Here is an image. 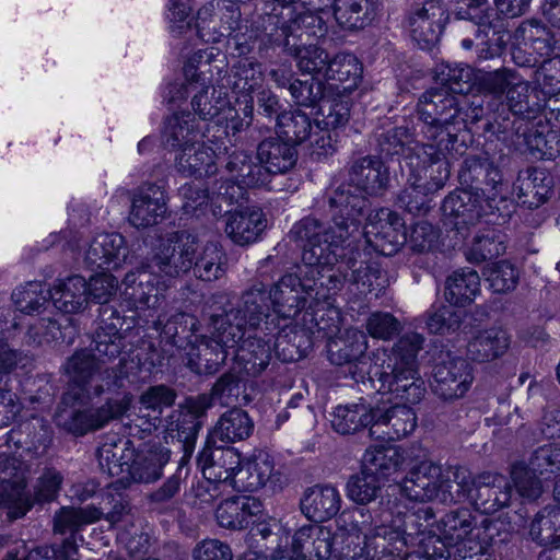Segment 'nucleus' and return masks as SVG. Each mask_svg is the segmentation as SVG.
Here are the masks:
<instances>
[{
    "label": "nucleus",
    "instance_id": "nucleus-1",
    "mask_svg": "<svg viewBox=\"0 0 560 560\" xmlns=\"http://www.w3.org/2000/svg\"><path fill=\"white\" fill-rule=\"evenodd\" d=\"M63 370L69 385L55 420L68 433L83 436L97 431L129 409L131 397L128 394L119 399L108 398L98 407L88 404L92 397L114 394L124 387L127 373L121 362L104 369L89 351L79 350L67 360Z\"/></svg>",
    "mask_w": 560,
    "mask_h": 560
},
{
    "label": "nucleus",
    "instance_id": "nucleus-2",
    "mask_svg": "<svg viewBox=\"0 0 560 560\" xmlns=\"http://www.w3.org/2000/svg\"><path fill=\"white\" fill-rule=\"evenodd\" d=\"M331 222L323 224L315 218L301 220L293 233L302 241L303 259L308 264H336L345 249L361 235L360 226L368 200L351 182L340 184L328 199Z\"/></svg>",
    "mask_w": 560,
    "mask_h": 560
},
{
    "label": "nucleus",
    "instance_id": "nucleus-3",
    "mask_svg": "<svg viewBox=\"0 0 560 560\" xmlns=\"http://www.w3.org/2000/svg\"><path fill=\"white\" fill-rule=\"evenodd\" d=\"M215 304H222L221 312L210 316V336H197L189 341L187 366L196 374L217 373L231 354V349L244 337L246 324L256 327L264 307V298L255 291H245L236 303L228 294L214 296Z\"/></svg>",
    "mask_w": 560,
    "mask_h": 560
},
{
    "label": "nucleus",
    "instance_id": "nucleus-4",
    "mask_svg": "<svg viewBox=\"0 0 560 560\" xmlns=\"http://www.w3.org/2000/svg\"><path fill=\"white\" fill-rule=\"evenodd\" d=\"M198 237L187 231H178L160 238L151 248L145 261L124 280V294L147 308H155L160 299L175 280L192 269Z\"/></svg>",
    "mask_w": 560,
    "mask_h": 560
},
{
    "label": "nucleus",
    "instance_id": "nucleus-5",
    "mask_svg": "<svg viewBox=\"0 0 560 560\" xmlns=\"http://www.w3.org/2000/svg\"><path fill=\"white\" fill-rule=\"evenodd\" d=\"M304 267L300 268V276L284 275L267 293L262 284L254 288H262L267 296V313L270 317L290 318L302 310H315L319 306H331L332 296L342 288L343 278L332 270L335 264H308L303 258Z\"/></svg>",
    "mask_w": 560,
    "mask_h": 560
},
{
    "label": "nucleus",
    "instance_id": "nucleus-6",
    "mask_svg": "<svg viewBox=\"0 0 560 560\" xmlns=\"http://www.w3.org/2000/svg\"><path fill=\"white\" fill-rule=\"evenodd\" d=\"M424 338L418 332H407L390 348H380L369 358L372 361L369 381L382 395H390L409 404L424 397L425 385L418 369V353Z\"/></svg>",
    "mask_w": 560,
    "mask_h": 560
},
{
    "label": "nucleus",
    "instance_id": "nucleus-7",
    "mask_svg": "<svg viewBox=\"0 0 560 560\" xmlns=\"http://www.w3.org/2000/svg\"><path fill=\"white\" fill-rule=\"evenodd\" d=\"M434 513L431 508H421L413 514L404 515L399 524L392 526L375 525L370 511L364 509H354L351 512L343 513L341 521L347 532V552L350 559L380 557L392 551L388 546L400 542L402 546L409 544L413 535L423 534L425 523L433 520Z\"/></svg>",
    "mask_w": 560,
    "mask_h": 560
},
{
    "label": "nucleus",
    "instance_id": "nucleus-8",
    "mask_svg": "<svg viewBox=\"0 0 560 560\" xmlns=\"http://www.w3.org/2000/svg\"><path fill=\"white\" fill-rule=\"evenodd\" d=\"M418 114L425 124L428 141L456 142L458 133L466 129L468 120H479L482 108L475 107L468 115L465 96H456L447 89H431L423 93L418 103Z\"/></svg>",
    "mask_w": 560,
    "mask_h": 560
},
{
    "label": "nucleus",
    "instance_id": "nucleus-9",
    "mask_svg": "<svg viewBox=\"0 0 560 560\" xmlns=\"http://www.w3.org/2000/svg\"><path fill=\"white\" fill-rule=\"evenodd\" d=\"M397 136L398 130H394L393 135L387 132L385 138L388 141L393 138L394 142L388 143V147L382 143V151L388 155H404L411 173L409 182L416 188L432 194L442 189L451 175L447 153L455 142L445 141L444 144H440L438 140L405 145Z\"/></svg>",
    "mask_w": 560,
    "mask_h": 560
},
{
    "label": "nucleus",
    "instance_id": "nucleus-10",
    "mask_svg": "<svg viewBox=\"0 0 560 560\" xmlns=\"http://www.w3.org/2000/svg\"><path fill=\"white\" fill-rule=\"evenodd\" d=\"M262 295L264 307L258 314L260 318L256 327H249L248 324L242 329L244 337L237 342V346L231 349L233 355V371L240 375L256 377L260 375L269 365L272 350H279L283 343L279 330V324L276 317H270L267 313V296L262 288L248 289Z\"/></svg>",
    "mask_w": 560,
    "mask_h": 560
},
{
    "label": "nucleus",
    "instance_id": "nucleus-11",
    "mask_svg": "<svg viewBox=\"0 0 560 560\" xmlns=\"http://www.w3.org/2000/svg\"><path fill=\"white\" fill-rule=\"evenodd\" d=\"M335 535L319 524L303 525L293 535L272 549V560H328L332 553Z\"/></svg>",
    "mask_w": 560,
    "mask_h": 560
},
{
    "label": "nucleus",
    "instance_id": "nucleus-12",
    "mask_svg": "<svg viewBox=\"0 0 560 560\" xmlns=\"http://www.w3.org/2000/svg\"><path fill=\"white\" fill-rule=\"evenodd\" d=\"M401 492L412 501H442L453 499L451 481L444 478L442 467L431 460L413 466L401 482Z\"/></svg>",
    "mask_w": 560,
    "mask_h": 560
},
{
    "label": "nucleus",
    "instance_id": "nucleus-13",
    "mask_svg": "<svg viewBox=\"0 0 560 560\" xmlns=\"http://www.w3.org/2000/svg\"><path fill=\"white\" fill-rule=\"evenodd\" d=\"M448 19V10L442 0H428L410 10L407 26L412 39L425 49L440 40Z\"/></svg>",
    "mask_w": 560,
    "mask_h": 560
},
{
    "label": "nucleus",
    "instance_id": "nucleus-14",
    "mask_svg": "<svg viewBox=\"0 0 560 560\" xmlns=\"http://www.w3.org/2000/svg\"><path fill=\"white\" fill-rule=\"evenodd\" d=\"M388 402L389 400L373 406L370 435L374 439L394 441L412 433L417 427L413 409L405 404L389 405Z\"/></svg>",
    "mask_w": 560,
    "mask_h": 560
},
{
    "label": "nucleus",
    "instance_id": "nucleus-15",
    "mask_svg": "<svg viewBox=\"0 0 560 560\" xmlns=\"http://www.w3.org/2000/svg\"><path fill=\"white\" fill-rule=\"evenodd\" d=\"M474 376L470 364L460 357L446 355L433 369V390L444 400L463 397Z\"/></svg>",
    "mask_w": 560,
    "mask_h": 560
},
{
    "label": "nucleus",
    "instance_id": "nucleus-16",
    "mask_svg": "<svg viewBox=\"0 0 560 560\" xmlns=\"http://www.w3.org/2000/svg\"><path fill=\"white\" fill-rule=\"evenodd\" d=\"M364 235L370 244L385 255H392L407 242L404 220L387 208L369 215Z\"/></svg>",
    "mask_w": 560,
    "mask_h": 560
},
{
    "label": "nucleus",
    "instance_id": "nucleus-17",
    "mask_svg": "<svg viewBox=\"0 0 560 560\" xmlns=\"http://www.w3.org/2000/svg\"><path fill=\"white\" fill-rule=\"evenodd\" d=\"M475 527V517L468 509L451 511L439 522L440 536L444 544L453 546L455 553L462 559L469 558L481 549L472 537Z\"/></svg>",
    "mask_w": 560,
    "mask_h": 560
},
{
    "label": "nucleus",
    "instance_id": "nucleus-18",
    "mask_svg": "<svg viewBox=\"0 0 560 560\" xmlns=\"http://www.w3.org/2000/svg\"><path fill=\"white\" fill-rule=\"evenodd\" d=\"M459 179L469 186L468 190L480 192L488 200H495L503 185L500 170L489 159L480 156L465 159Z\"/></svg>",
    "mask_w": 560,
    "mask_h": 560
},
{
    "label": "nucleus",
    "instance_id": "nucleus-19",
    "mask_svg": "<svg viewBox=\"0 0 560 560\" xmlns=\"http://www.w3.org/2000/svg\"><path fill=\"white\" fill-rule=\"evenodd\" d=\"M415 451V446L407 448L395 445L370 446L363 454L362 467L380 479H385L411 465Z\"/></svg>",
    "mask_w": 560,
    "mask_h": 560
},
{
    "label": "nucleus",
    "instance_id": "nucleus-20",
    "mask_svg": "<svg viewBox=\"0 0 560 560\" xmlns=\"http://www.w3.org/2000/svg\"><path fill=\"white\" fill-rule=\"evenodd\" d=\"M165 191L158 185L139 187L132 196L129 222L136 228L158 224L166 213Z\"/></svg>",
    "mask_w": 560,
    "mask_h": 560
},
{
    "label": "nucleus",
    "instance_id": "nucleus-21",
    "mask_svg": "<svg viewBox=\"0 0 560 560\" xmlns=\"http://www.w3.org/2000/svg\"><path fill=\"white\" fill-rule=\"evenodd\" d=\"M176 393L165 385L151 386L139 397L138 413L133 420L135 429L142 433L158 430L163 420L165 408L175 402Z\"/></svg>",
    "mask_w": 560,
    "mask_h": 560
},
{
    "label": "nucleus",
    "instance_id": "nucleus-22",
    "mask_svg": "<svg viewBox=\"0 0 560 560\" xmlns=\"http://www.w3.org/2000/svg\"><path fill=\"white\" fill-rule=\"evenodd\" d=\"M129 249L119 233L97 234L85 253V262L91 268L118 269L129 261Z\"/></svg>",
    "mask_w": 560,
    "mask_h": 560
},
{
    "label": "nucleus",
    "instance_id": "nucleus-23",
    "mask_svg": "<svg viewBox=\"0 0 560 560\" xmlns=\"http://www.w3.org/2000/svg\"><path fill=\"white\" fill-rule=\"evenodd\" d=\"M262 513L261 502L254 497H234L222 501L215 510L218 524L228 529L246 528Z\"/></svg>",
    "mask_w": 560,
    "mask_h": 560
},
{
    "label": "nucleus",
    "instance_id": "nucleus-24",
    "mask_svg": "<svg viewBox=\"0 0 560 560\" xmlns=\"http://www.w3.org/2000/svg\"><path fill=\"white\" fill-rule=\"evenodd\" d=\"M266 226L267 221L261 209L248 207L230 212L224 230L233 243L244 246L256 242Z\"/></svg>",
    "mask_w": 560,
    "mask_h": 560
},
{
    "label": "nucleus",
    "instance_id": "nucleus-25",
    "mask_svg": "<svg viewBox=\"0 0 560 560\" xmlns=\"http://www.w3.org/2000/svg\"><path fill=\"white\" fill-rule=\"evenodd\" d=\"M369 348L366 335L354 327L346 329L340 336L328 343V354L331 363L336 365L366 364L365 352Z\"/></svg>",
    "mask_w": 560,
    "mask_h": 560
},
{
    "label": "nucleus",
    "instance_id": "nucleus-26",
    "mask_svg": "<svg viewBox=\"0 0 560 560\" xmlns=\"http://www.w3.org/2000/svg\"><path fill=\"white\" fill-rule=\"evenodd\" d=\"M211 395H199L186 400V410H174L167 418L166 430L177 432L178 440L187 446L197 434V419L212 406Z\"/></svg>",
    "mask_w": 560,
    "mask_h": 560
},
{
    "label": "nucleus",
    "instance_id": "nucleus-27",
    "mask_svg": "<svg viewBox=\"0 0 560 560\" xmlns=\"http://www.w3.org/2000/svg\"><path fill=\"white\" fill-rule=\"evenodd\" d=\"M341 499L331 486H315L305 491L301 500L303 514L316 524L334 517L340 510Z\"/></svg>",
    "mask_w": 560,
    "mask_h": 560
},
{
    "label": "nucleus",
    "instance_id": "nucleus-28",
    "mask_svg": "<svg viewBox=\"0 0 560 560\" xmlns=\"http://www.w3.org/2000/svg\"><path fill=\"white\" fill-rule=\"evenodd\" d=\"M492 200L482 197L480 192L459 189L447 197L442 203V210L445 215L458 219L456 224H472L485 212V205L491 207Z\"/></svg>",
    "mask_w": 560,
    "mask_h": 560
},
{
    "label": "nucleus",
    "instance_id": "nucleus-29",
    "mask_svg": "<svg viewBox=\"0 0 560 560\" xmlns=\"http://www.w3.org/2000/svg\"><path fill=\"white\" fill-rule=\"evenodd\" d=\"M511 337L502 328L491 327L478 331L467 343V355L475 362H491L504 355Z\"/></svg>",
    "mask_w": 560,
    "mask_h": 560
},
{
    "label": "nucleus",
    "instance_id": "nucleus-30",
    "mask_svg": "<svg viewBox=\"0 0 560 560\" xmlns=\"http://www.w3.org/2000/svg\"><path fill=\"white\" fill-rule=\"evenodd\" d=\"M350 182L368 195H377L387 187L388 168L375 156H364L355 161L349 173Z\"/></svg>",
    "mask_w": 560,
    "mask_h": 560
},
{
    "label": "nucleus",
    "instance_id": "nucleus-31",
    "mask_svg": "<svg viewBox=\"0 0 560 560\" xmlns=\"http://www.w3.org/2000/svg\"><path fill=\"white\" fill-rule=\"evenodd\" d=\"M512 488L503 476L490 472L479 475V486L472 502L483 513H493L506 506L511 500Z\"/></svg>",
    "mask_w": 560,
    "mask_h": 560
},
{
    "label": "nucleus",
    "instance_id": "nucleus-32",
    "mask_svg": "<svg viewBox=\"0 0 560 560\" xmlns=\"http://www.w3.org/2000/svg\"><path fill=\"white\" fill-rule=\"evenodd\" d=\"M257 158L260 164L268 172V179L271 174H283L294 167L298 161L296 149L279 138H268L261 141L257 148Z\"/></svg>",
    "mask_w": 560,
    "mask_h": 560
},
{
    "label": "nucleus",
    "instance_id": "nucleus-33",
    "mask_svg": "<svg viewBox=\"0 0 560 560\" xmlns=\"http://www.w3.org/2000/svg\"><path fill=\"white\" fill-rule=\"evenodd\" d=\"M198 462L207 479L226 483L240 466L241 456L232 447H205Z\"/></svg>",
    "mask_w": 560,
    "mask_h": 560
},
{
    "label": "nucleus",
    "instance_id": "nucleus-34",
    "mask_svg": "<svg viewBox=\"0 0 560 560\" xmlns=\"http://www.w3.org/2000/svg\"><path fill=\"white\" fill-rule=\"evenodd\" d=\"M50 299L60 312L78 313L88 304V282L81 276L58 279L50 289Z\"/></svg>",
    "mask_w": 560,
    "mask_h": 560
},
{
    "label": "nucleus",
    "instance_id": "nucleus-35",
    "mask_svg": "<svg viewBox=\"0 0 560 560\" xmlns=\"http://www.w3.org/2000/svg\"><path fill=\"white\" fill-rule=\"evenodd\" d=\"M550 183L544 170L529 167L518 173L513 190L520 203L527 208H538L548 198Z\"/></svg>",
    "mask_w": 560,
    "mask_h": 560
},
{
    "label": "nucleus",
    "instance_id": "nucleus-36",
    "mask_svg": "<svg viewBox=\"0 0 560 560\" xmlns=\"http://www.w3.org/2000/svg\"><path fill=\"white\" fill-rule=\"evenodd\" d=\"M170 460V451L162 446L141 450L128 467L130 478L136 482H154L163 474V467Z\"/></svg>",
    "mask_w": 560,
    "mask_h": 560
},
{
    "label": "nucleus",
    "instance_id": "nucleus-37",
    "mask_svg": "<svg viewBox=\"0 0 560 560\" xmlns=\"http://www.w3.org/2000/svg\"><path fill=\"white\" fill-rule=\"evenodd\" d=\"M521 83L524 86V91L522 93L514 92L513 101L510 98L511 96V88L508 90L505 95V103L509 110L524 119L532 120L537 119L538 115L542 112L544 108H549L551 112H559L560 107H556L553 103L558 101V98H550L547 103H545L540 98V92L532 88L530 84L521 77Z\"/></svg>",
    "mask_w": 560,
    "mask_h": 560
},
{
    "label": "nucleus",
    "instance_id": "nucleus-38",
    "mask_svg": "<svg viewBox=\"0 0 560 560\" xmlns=\"http://www.w3.org/2000/svg\"><path fill=\"white\" fill-rule=\"evenodd\" d=\"M214 158V151L198 141L179 150L175 165L185 176H209L217 172Z\"/></svg>",
    "mask_w": 560,
    "mask_h": 560
},
{
    "label": "nucleus",
    "instance_id": "nucleus-39",
    "mask_svg": "<svg viewBox=\"0 0 560 560\" xmlns=\"http://www.w3.org/2000/svg\"><path fill=\"white\" fill-rule=\"evenodd\" d=\"M202 135L191 113H175L167 117L162 132L163 141L171 148L184 149L197 143Z\"/></svg>",
    "mask_w": 560,
    "mask_h": 560
},
{
    "label": "nucleus",
    "instance_id": "nucleus-40",
    "mask_svg": "<svg viewBox=\"0 0 560 560\" xmlns=\"http://www.w3.org/2000/svg\"><path fill=\"white\" fill-rule=\"evenodd\" d=\"M377 10L378 0H334L336 21L349 30L370 25Z\"/></svg>",
    "mask_w": 560,
    "mask_h": 560
},
{
    "label": "nucleus",
    "instance_id": "nucleus-41",
    "mask_svg": "<svg viewBox=\"0 0 560 560\" xmlns=\"http://www.w3.org/2000/svg\"><path fill=\"white\" fill-rule=\"evenodd\" d=\"M192 261L194 275L202 281H215L223 277L226 267V255L214 242L202 244L198 240Z\"/></svg>",
    "mask_w": 560,
    "mask_h": 560
},
{
    "label": "nucleus",
    "instance_id": "nucleus-42",
    "mask_svg": "<svg viewBox=\"0 0 560 560\" xmlns=\"http://www.w3.org/2000/svg\"><path fill=\"white\" fill-rule=\"evenodd\" d=\"M521 137L527 150L537 158L552 159L559 152L557 132L539 115L537 119L527 120Z\"/></svg>",
    "mask_w": 560,
    "mask_h": 560
},
{
    "label": "nucleus",
    "instance_id": "nucleus-43",
    "mask_svg": "<svg viewBox=\"0 0 560 560\" xmlns=\"http://www.w3.org/2000/svg\"><path fill=\"white\" fill-rule=\"evenodd\" d=\"M121 329V318L115 314L113 311L110 317L102 318L98 327L95 331L93 343L94 350L98 357H106L108 359L116 358L124 347L122 337L120 335ZM89 351L104 369H107L104 363L101 361V358H97L96 354Z\"/></svg>",
    "mask_w": 560,
    "mask_h": 560
},
{
    "label": "nucleus",
    "instance_id": "nucleus-44",
    "mask_svg": "<svg viewBox=\"0 0 560 560\" xmlns=\"http://www.w3.org/2000/svg\"><path fill=\"white\" fill-rule=\"evenodd\" d=\"M225 171L229 176L247 188L262 187L269 184L267 170L260 162L254 163L252 158L243 151L230 154Z\"/></svg>",
    "mask_w": 560,
    "mask_h": 560
},
{
    "label": "nucleus",
    "instance_id": "nucleus-45",
    "mask_svg": "<svg viewBox=\"0 0 560 560\" xmlns=\"http://www.w3.org/2000/svg\"><path fill=\"white\" fill-rule=\"evenodd\" d=\"M363 66L350 52H338L329 61L325 78L338 82L343 92L350 93L358 89L362 81Z\"/></svg>",
    "mask_w": 560,
    "mask_h": 560
},
{
    "label": "nucleus",
    "instance_id": "nucleus-46",
    "mask_svg": "<svg viewBox=\"0 0 560 560\" xmlns=\"http://www.w3.org/2000/svg\"><path fill=\"white\" fill-rule=\"evenodd\" d=\"M7 441L13 444L18 453H25L32 458L43 456L48 448L50 439L44 425L38 428L32 423H24L7 433Z\"/></svg>",
    "mask_w": 560,
    "mask_h": 560
},
{
    "label": "nucleus",
    "instance_id": "nucleus-47",
    "mask_svg": "<svg viewBox=\"0 0 560 560\" xmlns=\"http://www.w3.org/2000/svg\"><path fill=\"white\" fill-rule=\"evenodd\" d=\"M480 292V278L470 268L455 270L445 282V299L453 305L464 306Z\"/></svg>",
    "mask_w": 560,
    "mask_h": 560
},
{
    "label": "nucleus",
    "instance_id": "nucleus-48",
    "mask_svg": "<svg viewBox=\"0 0 560 560\" xmlns=\"http://www.w3.org/2000/svg\"><path fill=\"white\" fill-rule=\"evenodd\" d=\"M477 86L480 92L493 95L497 98L506 95L510 88V98L512 100L514 92L522 93L524 91L520 73L509 68H500L493 71L478 70Z\"/></svg>",
    "mask_w": 560,
    "mask_h": 560
},
{
    "label": "nucleus",
    "instance_id": "nucleus-49",
    "mask_svg": "<svg viewBox=\"0 0 560 560\" xmlns=\"http://www.w3.org/2000/svg\"><path fill=\"white\" fill-rule=\"evenodd\" d=\"M332 429L339 434H351L372 425L373 406L364 402L336 407L330 420Z\"/></svg>",
    "mask_w": 560,
    "mask_h": 560
},
{
    "label": "nucleus",
    "instance_id": "nucleus-50",
    "mask_svg": "<svg viewBox=\"0 0 560 560\" xmlns=\"http://www.w3.org/2000/svg\"><path fill=\"white\" fill-rule=\"evenodd\" d=\"M253 430L254 422L247 412L241 408H232L219 418L213 436L222 442L235 443L249 438Z\"/></svg>",
    "mask_w": 560,
    "mask_h": 560
},
{
    "label": "nucleus",
    "instance_id": "nucleus-51",
    "mask_svg": "<svg viewBox=\"0 0 560 560\" xmlns=\"http://www.w3.org/2000/svg\"><path fill=\"white\" fill-rule=\"evenodd\" d=\"M15 308L26 315H40L51 301L50 290L39 281H30L18 287L11 295Z\"/></svg>",
    "mask_w": 560,
    "mask_h": 560
},
{
    "label": "nucleus",
    "instance_id": "nucleus-52",
    "mask_svg": "<svg viewBox=\"0 0 560 560\" xmlns=\"http://www.w3.org/2000/svg\"><path fill=\"white\" fill-rule=\"evenodd\" d=\"M26 485V477L0 482V508L7 510L10 520L23 517L33 506Z\"/></svg>",
    "mask_w": 560,
    "mask_h": 560
},
{
    "label": "nucleus",
    "instance_id": "nucleus-53",
    "mask_svg": "<svg viewBox=\"0 0 560 560\" xmlns=\"http://www.w3.org/2000/svg\"><path fill=\"white\" fill-rule=\"evenodd\" d=\"M281 34L275 38L278 45L288 46L289 37H302L303 34L307 36L318 37L324 34L323 20L316 13L304 10L300 12L294 19L283 23L280 27Z\"/></svg>",
    "mask_w": 560,
    "mask_h": 560
},
{
    "label": "nucleus",
    "instance_id": "nucleus-54",
    "mask_svg": "<svg viewBox=\"0 0 560 560\" xmlns=\"http://www.w3.org/2000/svg\"><path fill=\"white\" fill-rule=\"evenodd\" d=\"M529 535L540 546L560 542V508L547 506L533 520Z\"/></svg>",
    "mask_w": 560,
    "mask_h": 560
},
{
    "label": "nucleus",
    "instance_id": "nucleus-55",
    "mask_svg": "<svg viewBox=\"0 0 560 560\" xmlns=\"http://www.w3.org/2000/svg\"><path fill=\"white\" fill-rule=\"evenodd\" d=\"M130 452L122 440L108 439L97 450V460L103 472L118 477L128 471Z\"/></svg>",
    "mask_w": 560,
    "mask_h": 560
},
{
    "label": "nucleus",
    "instance_id": "nucleus-56",
    "mask_svg": "<svg viewBox=\"0 0 560 560\" xmlns=\"http://www.w3.org/2000/svg\"><path fill=\"white\" fill-rule=\"evenodd\" d=\"M277 128L279 137L289 143H302L311 138L313 130L311 118L299 109L279 114Z\"/></svg>",
    "mask_w": 560,
    "mask_h": 560
},
{
    "label": "nucleus",
    "instance_id": "nucleus-57",
    "mask_svg": "<svg viewBox=\"0 0 560 560\" xmlns=\"http://www.w3.org/2000/svg\"><path fill=\"white\" fill-rule=\"evenodd\" d=\"M102 511L95 506L85 508H62L54 518V529L56 533H75L88 524L95 523L102 517Z\"/></svg>",
    "mask_w": 560,
    "mask_h": 560
},
{
    "label": "nucleus",
    "instance_id": "nucleus-58",
    "mask_svg": "<svg viewBox=\"0 0 560 560\" xmlns=\"http://www.w3.org/2000/svg\"><path fill=\"white\" fill-rule=\"evenodd\" d=\"M520 37L526 46L542 58H549L553 52L557 40L553 34L539 21H524L517 30Z\"/></svg>",
    "mask_w": 560,
    "mask_h": 560
},
{
    "label": "nucleus",
    "instance_id": "nucleus-59",
    "mask_svg": "<svg viewBox=\"0 0 560 560\" xmlns=\"http://www.w3.org/2000/svg\"><path fill=\"white\" fill-rule=\"evenodd\" d=\"M194 110L205 120L212 119L230 108L228 94L223 89L206 86L196 94L191 102Z\"/></svg>",
    "mask_w": 560,
    "mask_h": 560
},
{
    "label": "nucleus",
    "instance_id": "nucleus-60",
    "mask_svg": "<svg viewBox=\"0 0 560 560\" xmlns=\"http://www.w3.org/2000/svg\"><path fill=\"white\" fill-rule=\"evenodd\" d=\"M351 282L362 294L374 293L377 298L388 284L386 275L377 262H360L359 267L352 265Z\"/></svg>",
    "mask_w": 560,
    "mask_h": 560
},
{
    "label": "nucleus",
    "instance_id": "nucleus-61",
    "mask_svg": "<svg viewBox=\"0 0 560 560\" xmlns=\"http://www.w3.org/2000/svg\"><path fill=\"white\" fill-rule=\"evenodd\" d=\"M477 74L470 66L455 65L443 66L439 72L441 83L448 92L456 96H464L469 93L474 85H477Z\"/></svg>",
    "mask_w": 560,
    "mask_h": 560
},
{
    "label": "nucleus",
    "instance_id": "nucleus-62",
    "mask_svg": "<svg viewBox=\"0 0 560 560\" xmlns=\"http://www.w3.org/2000/svg\"><path fill=\"white\" fill-rule=\"evenodd\" d=\"M505 252L504 238L495 230H486L474 237V242L467 253V259L471 262H482L497 258Z\"/></svg>",
    "mask_w": 560,
    "mask_h": 560
},
{
    "label": "nucleus",
    "instance_id": "nucleus-63",
    "mask_svg": "<svg viewBox=\"0 0 560 560\" xmlns=\"http://www.w3.org/2000/svg\"><path fill=\"white\" fill-rule=\"evenodd\" d=\"M381 491V479L362 467L361 471L350 477L347 495L358 504L374 501Z\"/></svg>",
    "mask_w": 560,
    "mask_h": 560
},
{
    "label": "nucleus",
    "instance_id": "nucleus-64",
    "mask_svg": "<svg viewBox=\"0 0 560 560\" xmlns=\"http://www.w3.org/2000/svg\"><path fill=\"white\" fill-rule=\"evenodd\" d=\"M464 311L453 304L441 305L427 313L425 327L431 334L445 335L455 332L462 324Z\"/></svg>",
    "mask_w": 560,
    "mask_h": 560
}]
</instances>
